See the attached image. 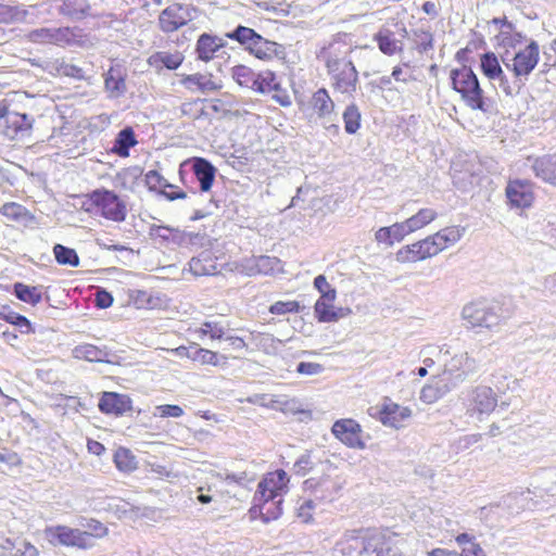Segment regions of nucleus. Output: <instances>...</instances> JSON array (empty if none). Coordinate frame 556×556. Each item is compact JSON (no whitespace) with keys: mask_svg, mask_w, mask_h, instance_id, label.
I'll return each instance as SVG.
<instances>
[{"mask_svg":"<svg viewBox=\"0 0 556 556\" xmlns=\"http://www.w3.org/2000/svg\"><path fill=\"white\" fill-rule=\"evenodd\" d=\"M419 241L424 251L425 260L433 257L442 252L434 233Z\"/></svg>","mask_w":556,"mask_h":556,"instance_id":"680f3d73","label":"nucleus"},{"mask_svg":"<svg viewBox=\"0 0 556 556\" xmlns=\"http://www.w3.org/2000/svg\"><path fill=\"white\" fill-rule=\"evenodd\" d=\"M114 463L116 467L124 472H131L137 468V462L131 452L127 448L119 447L114 453Z\"/></svg>","mask_w":556,"mask_h":556,"instance_id":"8fccbe9b","label":"nucleus"},{"mask_svg":"<svg viewBox=\"0 0 556 556\" xmlns=\"http://www.w3.org/2000/svg\"><path fill=\"white\" fill-rule=\"evenodd\" d=\"M192 349H193V351H192L191 359L193 362L200 363L201 365L218 366L219 358H223L224 362L227 361L226 356L218 355V353H216V352L200 348V345L197 343H192Z\"/></svg>","mask_w":556,"mask_h":556,"instance_id":"c03bdc74","label":"nucleus"},{"mask_svg":"<svg viewBox=\"0 0 556 556\" xmlns=\"http://www.w3.org/2000/svg\"><path fill=\"white\" fill-rule=\"evenodd\" d=\"M453 89L458 92L468 108L482 112L489 111V103L480 87L477 75L470 67L463 66L451 71Z\"/></svg>","mask_w":556,"mask_h":556,"instance_id":"f257e3e1","label":"nucleus"},{"mask_svg":"<svg viewBox=\"0 0 556 556\" xmlns=\"http://www.w3.org/2000/svg\"><path fill=\"white\" fill-rule=\"evenodd\" d=\"M389 229L391 231V237L394 242H400L407 235L413 233L406 219L402 223H395V224L389 226Z\"/></svg>","mask_w":556,"mask_h":556,"instance_id":"338daca9","label":"nucleus"},{"mask_svg":"<svg viewBox=\"0 0 556 556\" xmlns=\"http://www.w3.org/2000/svg\"><path fill=\"white\" fill-rule=\"evenodd\" d=\"M27 39L34 43L53 45L52 27H41L29 31Z\"/></svg>","mask_w":556,"mask_h":556,"instance_id":"13d9d810","label":"nucleus"},{"mask_svg":"<svg viewBox=\"0 0 556 556\" xmlns=\"http://www.w3.org/2000/svg\"><path fill=\"white\" fill-rule=\"evenodd\" d=\"M314 309L318 320L321 323L337 321L340 317L331 303L316 302Z\"/></svg>","mask_w":556,"mask_h":556,"instance_id":"6e6d98bb","label":"nucleus"},{"mask_svg":"<svg viewBox=\"0 0 556 556\" xmlns=\"http://www.w3.org/2000/svg\"><path fill=\"white\" fill-rule=\"evenodd\" d=\"M464 233V227L450 226L437 231L434 236L441 247V250L444 251L456 244L463 238Z\"/></svg>","mask_w":556,"mask_h":556,"instance_id":"e433bc0d","label":"nucleus"},{"mask_svg":"<svg viewBox=\"0 0 556 556\" xmlns=\"http://www.w3.org/2000/svg\"><path fill=\"white\" fill-rule=\"evenodd\" d=\"M0 318L15 326L23 334L33 333L35 331L31 323L25 316L9 308L4 307L0 312Z\"/></svg>","mask_w":556,"mask_h":556,"instance_id":"ea45409f","label":"nucleus"},{"mask_svg":"<svg viewBox=\"0 0 556 556\" xmlns=\"http://www.w3.org/2000/svg\"><path fill=\"white\" fill-rule=\"evenodd\" d=\"M182 84L190 90L198 89L202 92H211L218 90L220 84L213 80L212 75L192 74L182 79Z\"/></svg>","mask_w":556,"mask_h":556,"instance_id":"7c9ffc66","label":"nucleus"},{"mask_svg":"<svg viewBox=\"0 0 556 556\" xmlns=\"http://www.w3.org/2000/svg\"><path fill=\"white\" fill-rule=\"evenodd\" d=\"M53 45L65 47L76 46L87 48L91 40L83 29L77 27H52Z\"/></svg>","mask_w":556,"mask_h":556,"instance_id":"a211bd4d","label":"nucleus"},{"mask_svg":"<svg viewBox=\"0 0 556 556\" xmlns=\"http://www.w3.org/2000/svg\"><path fill=\"white\" fill-rule=\"evenodd\" d=\"M438 212L431 207H422L416 214L407 218V223L413 232L420 230L431 224L437 217Z\"/></svg>","mask_w":556,"mask_h":556,"instance_id":"79ce46f5","label":"nucleus"},{"mask_svg":"<svg viewBox=\"0 0 556 556\" xmlns=\"http://www.w3.org/2000/svg\"><path fill=\"white\" fill-rule=\"evenodd\" d=\"M182 55L179 52L170 53L166 51H159L153 54H151L148 59V63L156 68H168V70H176L180 66L182 63Z\"/></svg>","mask_w":556,"mask_h":556,"instance_id":"c756f323","label":"nucleus"},{"mask_svg":"<svg viewBox=\"0 0 556 556\" xmlns=\"http://www.w3.org/2000/svg\"><path fill=\"white\" fill-rule=\"evenodd\" d=\"M73 356L88 362H106L109 352L92 344H80L74 348Z\"/></svg>","mask_w":556,"mask_h":556,"instance_id":"72a5a7b5","label":"nucleus"},{"mask_svg":"<svg viewBox=\"0 0 556 556\" xmlns=\"http://www.w3.org/2000/svg\"><path fill=\"white\" fill-rule=\"evenodd\" d=\"M91 200L102 217L117 223L125 220L126 205L113 191L96 190Z\"/></svg>","mask_w":556,"mask_h":556,"instance_id":"6e6552de","label":"nucleus"},{"mask_svg":"<svg viewBox=\"0 0 556 556\" xmlns=\"http://www.w3.org/2000/svg\"><path fill=\"white\" fill-rule=\"evenodd\" d=\"M184 415V409L178 405H170V404H164V405H157L155 407V410L153 413L154 417H161V418H179Z\"/></svg>","mask_w":556,"mask_h":556,"instance_id":"e2e57ef3","label":"nucleus"},{"mask_svg":"<svg viewBox=\"0 0 556 556\" xmlns=\"http://www.w3.org/2000/svg\"><path fill=\"white\" fill-rule=\"evenodd\" d=\"M289 477L282 469L268 472L258 483L256 494L258 500L266 497H282L288 491Z\"/></svg>","mask_w":556,"mask_h":556,"instance_id":"2eb2a0df","label":"nucleus"},{"mask_svg":"<svg viewBox=\"0 0 556 556\" xmlns=\"http://www.w3.org/2000/svg\"><path fill=\"white\" fill-rule=\"evenodd\" d=\"M223 47V42L217 37L203 34L197 42V52L202 61H210L214 58L216 51Z\"/></svg>","mask_w":556,"mask_h":556,"instance_id":"2f4dec72","label":"nucleus"},{"mask_svg":"<svg viewBox=\"0 0 556 556\" xmlns=\"http://www.w3.org/2000/svg\"><path fill=\"white\" fill-rule=\"evenodd\" d=\"M463 319L469 328L492 329L498 326L502 317L495 306L485 302H472L464 306L462 312Z\"/></svg>","mask_w":556,"mask_h":556,"instance_id":"39448f33","label":"nucleus"},{"mask_svg":"<svg viewBox=\"0 0 556 556\" xmlns=\"http://www.w3.org/2000/svg\"><path fill=\"white\" fill-rule=\"evenodd\" d=\"M138 143L131 127L123 128L116 136L111 151L119 157L129 156L130 148Z\"/></svg>","mask_w":556,"mask_h":556,"instance_id":"c85d7f7f","label":"nucleus"},{"mask_svg":"<svg viewBox=\"0 0 556 556\" xmlns=\"http://www.w3.org/2000/svg\"><path fill=\"white\" fill-rule=\"evenodd\" d=\"M5 118V134L12 139L24 138L29 135L34 118L25 113L7 112L2 114Z\"/></svg>","mask_w":556,"mask_h":556,"instance_id":"6ab92c4d","label":"nucleus"},{"mask_svg":"<svg viewBox=\"0 0 556 556\" xmlns=\"http://www.w3.org/2000/svg\"><path fill=\"white\" fill-rule=\"evenodd\" d=\"M269 408L282 412L285 414L302 413V403L296 397L288 395H271L268 402Z\"/></svg>","mask_w":556,"mask_h":556,"instance_id":"473e14b6","label":"nucleus"},{"mask_svg":"<svg viewBox=\"0 0 556 556\" xmlns=\"http://www.w3.org/2000/svg\"><path fill=\"white\" fill-rule=\"evenodd\" d=\"M395 256L400 263H416L425 260L420 241L401 248Z\"/></svg>","mask_w":556,"mask_h":556,"instance_id":"37998d69","label":"nucleus"},{"mask_svg":"<svg viewBox=\"0 0 556 556\" xmlns=\"http://www.w3.org/2000/svg\"><path fill=\"white\" fill-rule=\"evenodd\" d=\"M38 549L24 539L12 540L5 556H38Z\"/></svg>","mask_w":556,"mask_h":556,"instance_id":"de8ad7c7","label":"nucleus"},{"mask_svg":"<svg viewBox=\"0 0 556 556\" xmlns=\"http://www.w3.org/2000/svg\"><path fill=\"white\" fill-rule=\"evenodd\" d=\"M278 85L279 84L276 81V75L271 71H264L256 74L254 91L264 93L273 89H277Z\"/></svg>","mask_w":556,"mask_h":556,"instance_id":"5fc2aeb1","label":"nucleus"},{"mask_svg":"<svg viewBox=\"0 0 556 556\" xmlns=\"http://www.w3.org/2000/svg\"><path fill=\"white\" fill-rule=\"evenodd\" d=\"M14 294L18 300L31 305H36L42 299L41 291L38 287H30L22 282L14 285Z\"/></svg>","mask_w":556,"mask_h":556,"instance_id":"a18cd8bd","label":"nucleus"},{"mask_svg":"<svg viewBox=\"0 0 556 556\" xmlns=\"http://www.w3.org/2000/svg\"><path fill=\"white\" fill-rule=\"evenodd\" d=\"M50 72H55L58 75L83 80L86 78L85 71L73 64L66 62L64 59H56L49 64Z\"/></svg>","mask_w":556,"mask_h":556,"instance_id":"c9c22d12","label":"nucleus"},{"mask_svg":"<svg viewBox=\"0 0 556 556\" xmlns=\"http://www.w3.org/2000/svg\"><path fill=\"white\" fill-rule=\"evenodd\" d=\"M503 63L513 74V83L517 85V96L528 80L529 75L535 68L540 60V46L535 40L516 52L511 58L507 53L502 55Z\"/></svg>","mask_w":556,"mask_h":556,"instance_id":"f03ea898","label":"nucleus"},{"mask_svg":"<svg viewBox=\"0 0 556 556\" xmlns=\"http://www.w3.org/2000/svg\"><path fill=\"white\" fill-rule=\"evenodd\" d=\"M344 129L348 134H355L361 126V113L355 104L349 105L343 113Z\"/></svg>","mask_w":556,"mask_h":556,"instance_id":"864d4df0","label":"nucleus"},{"mask_svg":"<svg viewBox=\"0 0 556 556\" xmlns=\"http://www.w3.org/2000/svg\"><path fill=\"white\" fill-rule=\"evenodd\" d=\"M379 50L386 55H394L403 51V43L395 38L389 28H381L374 37Z\"/></svg>","mask_w":556,"mask_h":556,"instance_id":"cd10ccee","label":"nucleus"},{"mask_svg":"<svg viewBox=\"0 0 556 556\" xmlns=\"http://www.w3.org/2000/svg\"><path fill=\"white\" fill-rule=\"evenodd\" d=\"M227 327L217 320H206L201 327L193 330L198 339L208 337L211 340H222L225 338Z\"/></svg>","mask_w":556,"mask_h":556,"instance_id":"f704fd0d","label":"nucleus"},{"mask_svg":"<svg viewBox=\"0 0 556 556\" xmlns=\"http://www.w3.org/2000/svg\"><path fill=\"white\" fill-rule=\"evenodd\" d=\"M370 553L376 556H403L405 540L397 533L389 530H371Z\"/></svg>","mask_w":556,"mask_h":556,"instance_id":"9b49d317","label":"nucleus"},{"mask_svg":"<svg viewBox=\"0 0 556 556\" xmlns=\"http://www.w3.org/2000/svg\"><path fill=\"white\" fill-rule=\"evenodd\" d=\"M300 304L296 301H278L269 307V312L276 315H283L287 313H298Z\"/></svg>","mask_w":556,"mask_h":556,"instance_id":"0e129e2a","label":"nucleus"},{"mask_svg":"<svg viewBox=\"0 0 556 556\" xmlns=\"http://www.w3.org/2000/svg\"><path fill=\"white\" fill-rule=\"evenodd\" d=\"M480 67L485 77L495 89H500L505 96L514 98L517 96V85L504 73L497 56L493 52L481 55Z\"/></svg>","mask_w":556,"mask_h":556,"instance_id":"423d86ee","label":"nucleus"},{"mask_svg":"<svg viewBox=\"0 0 556 556\" xmlns=\"http://www.w3.org/2000/svg\"><path fill=\"white\" fill-rule=\"evenodd\" d=\"M146 182L151 190L160 189L161 191L167 188H174L166 179L156 170H149L146 174Z\"/></svg>","mask_w":556,"mask_h":556,"instance_id":"bf43d9fd","label":"nucleus"},{"mask_svg":"<svg viewBox=\"0 0 556 556\" xmlns=\"http://www.w3.org/2000/svg\"><path fill=\"white\" fill-rule=\"evenodd\" d=\"M104 86L111 98H118L126 90L124 77L113 67L105 74Z\"/></svg>","mask_w":556,"mask_h":556,"instance_id":"58836bf2","label":"nucleus"},{"mask_svg":"<svg viewBox=\"0 0 556 556\" xmlns=\"http://www.w3.org/2000/svg\"><path fill=\"white\" fill-rule=\"evenodd\" d=\"M186 165L191 166V169L200 184V190L202 192L210 191L216 174V168L212 163L203 157H192L186 161L181 167Z\"/></svg>","mask_w":556,"mask_h":556,"instance_id":"aec40b11","label":"nucleus"},{"mask_svg":"<svg viewBox=\"0 0 556 556\" xmlns=\"http://www.w3.org/2000/svg\"><path fill=\"white\" fill-rule=\"evenodd\" d=\"M309 106L318 118L332 122L336 117L334 102L325 88L315 91L311 98Z\"/></svg>","mask_w":556,"mask_h":556,"instance_id":"4be33fe9","label":"nucleus"},{"mask_svg":"<svg viewBox=\"0 0 556 556\" xmlns=\"http://www.w3.org/2000/svg\"><path fill=\"white\" fill-rule=\"evenodd\" d=\"M452 390L454 389L450 387V384L439 375L430 384H427L421 389L420 400L427 404H431L446 395Z\"/></svg>","mask_w":556,"mask_h":556,"instance_id":"a878e982","label":"nucleus"},{"mask_svg":"<svg viewBox=\"0 0 556 556\" xmlns=\"http://www.w3.org/2000/svg\"><path fill=\"white\" fill-rule=\"evenodd\" d=\"M412 410L408 407H403L397 404H390L384 406L380 412V420L383 425L400 428L402 422L409 418Z\"/></svg>","mask_w":556,"mask_h":556,"instance_id":"bb28decb","label":"nucleus"},{"mask_svg":"<svg viewBox=\"0 0 556 556\" xmlns=\"http://www.w3.org/2000/svg\"><path fill=\"white\" fill-rule=\"evenodd\" d=\"M327 70L336 90L348 94H352L356 90L358 73L352 61L348 63L330 61L329 68Z\"/></svg>","mask_w":556,"mask_h":556,"instance_id":"f8f14e48","label":"nucleus"},{"mask_svg":"<svg viewBox=\"0 0 556 556\" xmlns=\"http://www.w3.org/2000/svg\"><path fill=\"white\" fill-rule=\"evenodd\" d=\"M46 536L51 543L58 542L62 545L77 546L88 548L92 546V535L90 531L72 529L66 526H54L46 529Z\"/></svg>","mask_w":556,"mask_h":556,"instance_id":"9d476101","label":"nucleus"},{"mask_svg":"<svg viewBox=\"0 0 556 556\" xmlns=\"http://www.w3.org/2000/svg\"><path fill=\"white\" fill-rule=\"evenodd\" d=\"M531 169L538 178L556 186V156L544 155L528 159Z\"/></svg>","mask_w":556,"mask_h":556,"instance_id":"b1692460","label":"nucleus"},{"mask_svg":"<svg viewBox=\"0 0 556 556\" xmlns=\"http://www.w3.org/2000/svg\"><path fill=\"white\" fill-rule=\"evenodd\" d=\"M451 354V346L447 344L439 348L440 358L444 362V369L440 376L455 389L476 371V361L465 351L454 353L446 359Z\"/></svg>","mask_w":556,"mask_h":556,"instance_id":"7ed1b4c3","label":"nucleus"},{"mask_svg":"<svg viewBox=\"0 0 556 556\" xmlns=\"http://www.w3.org/2000/svg\"><path fill=\"white\" fill-rule=\"evenodd\" d=\"M59 13L74 21H80L93 15L88 0H62Z\"/></svg>","mask_w":556,"mask_h":556,"instance_id":"393cba45","label":"nucleus"},{"mask_svg":"<svg viewBox=\"0 0 556 556\" xmlns=\"http://www.w3.org/2000/svg\"><path fill=\"white\" fill-rule=\"evenodd\" d=\"M316 505L317 503H315V500L311 498L309 496L303 497L299 503V507L296 508L298 518L304 523L312 521Z\"/></svg>","mask_w":556,"mask_h":556,"instance_id":"4d7b16f0","label":"nucleus"},{"mask_svg":"<svg viewBox=\"0 0 556 556\" xmlns=\"http://www.w3.org/2000/svg\"><path fill=\"white\" fill-rule=\"evenodd\" d=\"M467 414L470 416L490 415L497 405V396L488 386H477L467 391L464 399Z\"/></svg>","mask_w":556,"mask_h":556,"instance_id":"0eeeda50","label":"nucleus"},{"mask_svg":"<svg viewBox=\"0 0 556 556\" xmlns=\"http://www.w3.org/2000/svg\"><path fill=\"white\" fill-rule=\"evenodd\" d=\"M370 529L348 530L336 543L332 556H362L371 551Z\"/></svg>","mask_w":556,"mask_h":556,"instance_id":"20e7f679","label":"nucleus"},{"mask_svg":"<svg viewBox=\"0 0 556 556\" xmlns=\"http://www.w3.org/2000/svg\"><path fill=\"white\" fill-rule=\"evenodd\" d=\"M53 254L60 265H67L72 267H77L79 265V256L74 249L58 243L53 247Z\"/></svg>","mask_w":556,"mask_h":556,"instance_id":"49530a36","label":"nucleus"},{"mask_svg":"<svg viewBox=\"0 0 556 556\" xmlns=\"http://www.w3.org/2000/svg\"><path fill=\"white\" fill-rule=\"evenodd\" d=\"M348 35H338L327 48L321 51V58L326 62L327 68H329L330 61L334 63H348L351 62L348 55L352 51V47L345 41Z\"/></svg>","mask_w":556,"mask_h":556,"instance_id":"412c9836","label":"nucleus"},{"mask_svg":"<svg viewBox=\"0 0 556 556\" xmlns=\"http://www.w3.org/2000/svg\"><path fill=\"white\" fill-rule=\"evenodd\" d=\"M151 235L161 238L164 241L177 242L181 233L177 229L169 228L167 226H152Z\"/></svg>","mask_w":556,"mask_h":556,"instance_id":"052dcab7","label":"nucleus"},{"mask_svg":"<svg viewBox=\"0 0 556 556\" xmlns=\"http://www.w3.org/2000/svg\"><path fill=\"white\" fill-rule=\"evenodd\" d=\"M230 39L237 40L241 45L250 49L256 39L261 36L252 28L245 26H238L232 33L227 35Z\"/></svg>","mask_w":556,"mask_h":556,"instance_id":"3c124183","label":"nucleus"},{"mask_svg":"<svg viewBox=\"0 0 556 556\" xmlns=\"http://www.w3.org/2000/svg\"><path fill=\"white\" fill-rule=\"evenodd\" d=\"M331 431L337 439L349 447L359 450L365 447V443L362 440V428L359 424L353 419L337 420Z\"/></svg>","mask_w":556,"mask_h":556,"instance_id":"dca6fc26","label":"nucleus"},{"mask_svg":"<svg viewBox=\"0 0 556 556\" xmlns=\"http://www.w3.org/2000/svg\"><path fill=\"white\" fill-rule=\"evenodd\" d=\"M24 212L25 208L14 202L5 203L0 208V213L12 220H18L24 215Z\"/></svg>","mask_w":556,"mask_h":556,"instance_id":"69168bd1","label":"nucleus"},{"mask_svg":"<svg viewBox=\"0 0 556 556\" xmlns=\"http://www.w3.org/2000/svg\"><path fill=\"white\" fill-rule=\"evenodd\" d=\"M340 490V485L330 478H309L304 481V491H309V497L315 503L332 502Z\"/></svg>","mask_w":556,"mask_h":556,"instance_id":"f3484780","label":"nucleus"},{"mask_svg":"<svg viewBox=\"0 0 556 556\" xmlns=\"http://www.w3.org/2000/svg\"><path fill=\"white\" fill-rule=\"evenodd\" d=\"M279 258L274 256L261 255L254 260L253 274L270 275L278 269Z\"/></svg>","mask_w":556,"mask_h":556,"instance_id":"603ef678","label":"nucleus"},{"mask_svg":"<svg viewBox=\"0 0 556 556\" xmlns=\"http://www.w3.org/2000/svg\"><path fill=\"white\" fill-rule=\"evenodd\" d=\"M256 501L261 503L264 509V522L268 523L269 521L278 519L282 514V497H266L258 500V494H256Z\"/></svg>","mask_w":556,"mask_h":556,"instance_id":"a19ab883","label":"nucleus"},{"mask_svg":"<svg viewBox=\"0 0 556 556\" xmlns=\"http://www.w3.org/2000/svg\"><path fill=\"white\" fill-rule=\"evenodd\" d=\"M232 78L242 87L255 90L256 73L244 65L232 68Z\"/></svg>","mask_w":556,"mask_h":556,"instance_id":"09e8293b","label":"nucleus"},{"mask_svg":"<svg viewBox=\"0 0 556 556\" xmlns=\"http://www.w3.org/2000/svg\"><path fill=\"white\" fill-rule=\"evenodd\" d=\"M505 194L510 208H528L534 201L532 185L528 180H509L505 189Z\"/></svg>","mask_w":556,"mask_h":556,"instance_id":"4468645a","label":"nucleus"},{"mask_svg":"<svg viewBox=\"0 0 556 556\" xmlns=\"http://www.w3.org/2000/svg\"><path fill=\"white\" fill-rule=\"evenodd\" d=\"M99 409L104 414L123 415L131 409L129 396L115 392H104L99 401Z\"/></svg>","mask_w":556,"mask_h":556,"instance_id":"5701e85b","label":"nucleus"},{"mask_svg":"<svg viewBox=\"0 0 556 556\" xmlns=\"http://www.w3.org/2000/svg\"><path fill=\"white\" fill-rule=\"evenodd\" d=\"M193 9L190 5L174 3L163 10L159 16L160 28L164 33H173L193 20Z\"/></svg>","mask_w":556,"mask_h":556,"instance_id":"ddd939ff","label":"nucleus"},{"mask_svg":"<svg viewBox=\"0 0 556 556\" xmlns=\"http://www.w3.org/2000/svg\"><path fill=\"white\" fill-rule=\"evenodd\" d=\"M281 46L277 42L269 41L262 36L256 39L255 43L249 49L256 58L266 60L271 59L280 52Z\"/></svg>","mask_w":556,"mask_h":556,"instance_id":"4c0bfd02","label":"nucleus"},{"mask_svg":"<svg viewBox=\"0 0 556 556\" xmlns=\"http://www.w3.org/2000/svg\"><path fill=\"white\" fill-rule=\"evenodd\" d=\"M486 28L489 34H494L495 46L504 48L507 54L509 49H515L525 38L506 17H494L486 23Z\"/></svg>","mask_w":556,"mask_h":556,"instance_id":"1a4fd4ad","label":"nucleus"},{"mask_svg":"<svg viewBox=\"0 0 556 556\" xmlns=\"http://www.w3.org/2000/svg\"><path fill=\"white\" fill-rule=\"evenodd\" d=\"M324 366L313 362H301L296 366V372L304 376H316L324 371Z\"/></svg>","mask_w":556,"mask_h":556,"instance_id":"774afa93","label":"nucleus"}]
</instances>
